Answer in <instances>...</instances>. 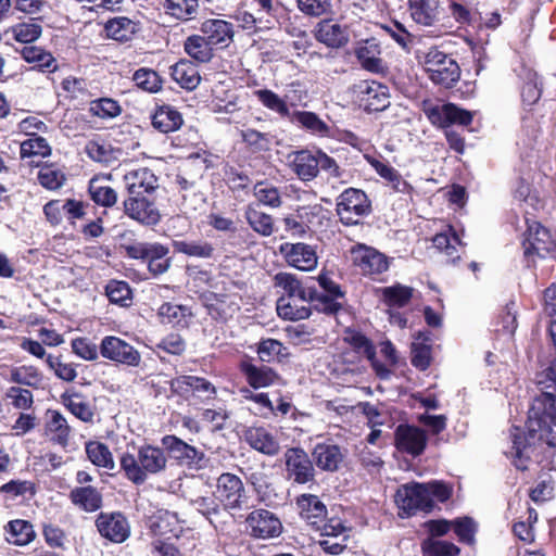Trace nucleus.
Listing matches in <instances>:
<instances>
[{
    "label": "nucleus",
    "instance_id": "obj_1",
    "mask_svg": "<svg viewBox=\"0 0 556 556\" xmlns=\"http://www.w3.org/2000/svg\"><path fill=\"white\" fill-rule=\"evenodd\" d=\"M535 382L541 394L529 409L527 435L518 427L510 431L511 448L506 452L517 469L525 470L541 444L556 446V363L536 374Z\"/></svg>",
    "mask_w": 556,
    "mask_h": 556
},
{
    "label": "nucleus",
    "instance_id": "obj_2",
    "mask_svg": "<svg viewBox=\"0 0 556 556\" xmlns=\"http://www.w3.org/2000/svg\"><path fill=\"white\" fill-rule=\"evenodd\" d=\"M167 456L162 447L143 444L137 453L124 452L119 457L121 470L136 485L143 484L149 476H156L167 468Z\"/></svg>",
    "mask_w": 556,
    "mask_h": 556
},
{
    "label": "nucleus",
    "instance_id": "obj_3",
    "mask_svg": "<svg viewBox=\"0 0 556 556\" xmlns=\"http://www.w3.org/2000/svg\"><path fill=\"white\" fill-rule=\"evenodd\" d=\"M371 203L367 194L355 188L345 189L336 202V212L340 222L345 226H353L369 215Z\"/></svg>",
    "mask_w": 556,
    "mask_h": 556
},
{
    "label": "nucleus",
    "instance_id": "obj_4",
    "mask_svg": "<svg viewBox=\"0 0 556 556\" xmlns=\"http://www.w3.org/2000/svg\"><path fill=\"white\" fill-rule=\"evenodd\" d=\"M425 71L437 85L450 88L459 78V66L456 61L438 50L430 48L424 56Z\"/></svg>",
    "mask_w": 556,
    "mask_h": 556
},
{
    "label": "nucleus",
    "instance_id": "obj_5",
    "mask_svg": "<svg viewBox=\"0 0 556 556\" xmlns=\"http://www.w3.org/2000/svg\"><path fill=\"white\" fill-rule=\"evenodd\" d=\"M124 249L130 258L148 262V268L154 276L162 275L169 268V249L162 243L135 242L125 245Z\"/></svg>",
    "mask_w": 556,
    "mask_h": 556
},
{
    "label": "nucleus",
    "instance_id": "obj_6",
    "mask_svg": "<svg viewBox=\"0 0 556 556\" xmlns=\"http://www.w3.org/2000/svg\"><path fill=\"white\" fill-rule=\"evenodd\" d=\"M162 445L178 465L189 470H202L207 467L208 458L203 451L188 444L180 438L168 434L162 438Z\"/></svg>",
    "mask_w": 556,
    "mask_h": 556
},
{
    "label": "nucleus",
    "instance_id": "obj_7",
    "mask_svg": "<svg viewBox=\"0 0 556 556\" xmlns=\"http://www.w3.org/2000/svg\"><path fill=\"white\" fill-rule=\"evenodd\" d=\"M521 244L526 256L545 257L556 253V240L547 228L535 220H527V230Z\"/></svg>",
    "mask_w": 556,
    "mask_h": 556
},
{
    "label": "nucleus",
    "instance_id": "obj_8",
    "mask_svg": "<svg viewBox=\"0 0 556 556\" xmlns=\"http://www.w3.org/2000/svg\"><path fill=\"white\" fill-rule=\"evenodd\" d=\"M395 503L401 517H409L417 511H431L430 501L422 483H408L400 486L395 494Z\"/></svg>",
    "mask_w": 556,
    "mask_h": 556
},
{
    "label": "nucleus",
    "instance_id": "obj_9",
    "mask_svg": "<svg viewBox=\"0 0 556 556\" xmlns=\"http://www.w3.org/2000/svg\"><path fill=\"white\" fill-rule=\"evenodd\" d=\"M103 358L129 367H138L141 363L140 352L125 340L115 336H105L99 345Z\"/></svg>",
    "mask_w": 556,
    "mask_h": 556
},
{
    "label": "nucleus",
    "instance_id": "obj_10",
    "mask_svg": "<svg viewBox=\"0 0 556 556\" xmlns=\"http://www.w3.org/2000/svg\"><path fill=\"white\" fill-rule=\"evenodd\" d=\"M286 476L298 484H305L314 480L315 469L307 453L299 447H291L285 452Z\"/></svg>",
    "mask_w": 556,
    "mask_h": 556
},
{
    "label": "nucleus",
    "instance_id": "obj_11",
    "mask_svg": "<svg viewBox=\"0 0 556 556\" xmlns=\"http://www.w3.org/2000/svg\"><path fill=\"white\" fill-rule=\"evenodd\" d=\"M215 494L227 509L240 508L247 498L243 482L238 476L229 472L218 477Z\"/></svg>",
    "mask_w": 556,
    "mask_h": 556
},
{
    "label": "nucleus",
    "instance_id": "obj_12",
    "mask_svg": "<svg viewBox=\"0 0 556 556\" xmlns=\"http://www.w3.org/2000/svg\"><path fill=\"white\" fill-rule=\"evenodd\" d=\"M381 54V46L375 38L361 40L354 47V55L361 67L372 74L388 72V65Z\"/></svg>",
    "mask_w": 556,
    "mask_h": 556
},
{
    "label": "nucleus",
    "instance_id": "obj_13",
    "mask_svg": "<svg viewBox=\"0 0 556 556\" xmlns=\"http://www.w3.org/2000/svg\"><path fill=\"white\" fill-rule=\"evenodd\" d=\"M427 433L410 425H400L394 432V443L399 452L417 457L421 455L427 446Z\"/></svg>",
    "mask_w": 556,
    "mask_h": 556
},
{
    "label": "nucleus",
    "instance_id": "obj_14",
    "mask_svg": "<svg viewBox=\"0 0 556 556\" xmlns=\"http://www.w3.org/2000/svg\"><path fill=\"white\" fill-rule=\"evenodd\" d=\"M425 114L432 125L439 127H448L453 124L467 126L472 122L471 112L453 103L429 105L425 108Z\"/></svg>",
    "mask_w": 556,
    "mask_h": 556
},
{
    "label": "nucleus",
    "instance_id": "obj_15",
    "mask_svg": "<svg viewBox=\"0 0 556 556\" xmlns=\"http://www.w3.org/2000/svg\"><path fill=\"white\" fill-rule=\"evenodd\" d=\"M361 105L367 112H380L390 105L387 86L375 80H364L356 86Z\"/></svg>",
    "mask_w": 556,
    "mask_h": 556
},
{
    "label": "nucleus",
    "instance_id": "obj_16",
    "mask_svg": "<svg viewBox=\"0 0 556 556\" xmlns=\"http://www.w3.org/2000/svg\"><path fill=\"white\" fill-rule=\"evenodd\" d=\"M96 526L99 533L113 543H123L130 535V526L121 513H101Z\"/></svg>",
    "mask_w": 556,
    "mask_h": 556
},
{
    "label": "nucleus",
    "instance_id": "obj_17",
    "mask_svg": "<svg viewBox=\"0 0 556 556\" xmlns=\"http://www.w3.org/2000/svg\"><path fill=\"white\" fill-rule=\"evenodd\" d=\"M247 523L251 529V534L257 539L278 538L282 532L280 519L274 513L266 509H256L250 513Z\"/></svg>",
    "mask_w": 556,
    "mask_h": 556
},
{
    "label": "nucleus",
    "instance_id": "obj_18",
    "mask_svg": "<svg viewBox=\"0 0 556 556\" xmlns=\"http://www.w3.org/2000/svg\"><path fill=\"white\" fill-rule=\"evenodd\" d=\"M123 206L125 214L129 218L137 220L142 225L153 226L161 219L160 212L154 202L150 201L144 195L129 194V197L124 200Z\"/></svg>",
    "mask_w": 556,
    "mask_h": 556
},
{
    "label": "nucleus",
    "instance_id": "obj_19",
    "mask_svg": "<svg viewBox=\"0 0 556 556\" xmlns=\"http://www.w3.org/2000/svg\"><path fill=\"white\" fill-rule=\"evenodd\" d=\"M352 256L364 275L381 274L389 268L387 257L374 248L358 245L352 250Z\"/></svg>",
    "mask_w": 556,
    "mask_h": 556
},
{
    "label": "nucleus",
    "instance_id": "obj_20",
    "mask_svg": "<svg viewBox=\"0 0 556 556\" xmlns=\"http://www.w3.org/2000/svg\"><path fill=\"white\" fill-rule=\"evenodd\" d=\"M281 252L287 263L300 270L309 271L317 266L316 251L306 243H285Z\"/></svg>",
    "mask_w": 556,
    "mask_h": 556
},
{
    "label": "nucleus",
    "instance_id": "obj_21",
    "mask_svg": "<svg viewBox=\"0 0 556 556\" xmlns=\"http://www.w3.org/2000/svg\"><path fill=\"white\" fill-rule=\"evenodd\" d=\"M126 189L131 195L151 194L159 188V178L148 167L129 170L124 176Z\"/></svg>",
    "mask_w": 556,
    "mask_h": 556
},
{
    "label": "nucleus",
    "instance_id": "obj_22",
    "mask_svg": "<svg viewBox=\"0 0 556 556\" xmlns=\"http://www.w3.org/2000/svg\"><path fill=\"white\" fill-rule=\"evenodd\" d=\"M43 213L52 225H59L63 217L70 220L79 219L84 216V203L73 199L51 200L43 206Z\"/></svg>",
    "mask_w": 556,
    "mask_h": 556
},
{
    "label": "nucleus",
    "instance_id": "obj_23",
    "mask_svg": "<svg viewBox=\"0 0 556 556\" xmlns=\"http://www.w3.org/2000/svg\"><path fill=\"white\" fill-rule=\"evenodd\" d=\"M170 389L180 395L192 392L204 400L214 399L216 388L205 378L197 376H179L170 380Z\"/></svg>",
    "mask_w": 556,
    "mask_h": 556
},
{
    "label": "nucleus",
    "instance_id": "obj_24",
    "mask_svg": "<svg viewBox=\"0 0 556 556\" xmlns=\"http://www.w3.org/2000/svg\"><path fill=\"white\" fill-rule=\"evenodd\" d=\"M198 485L201 486L202 484L194 483V485L187 488L185 491V498L198 513L212 522L213 517L220 513L219 501L216 497V494L214 495L207 491L205 494H202Z\"/></svg>",
    "mask_w": 556,
    "mask_h": 556
},
{
    "label": "nucleus",
    "instance_id": "obj_25",
    "mask_svg": "<svg viewBox=\"0 0 556 556\" xmlns=\"http://www.w3.org/2000/svg\"><path fill=\"white\" fill-rule=\"evenodd\" d=\"M315 38L329 48H341L349 42V31L334 20H323L316 26Z\"/></svg>",
    "mask_w": 556,
    "mask_h": 556
},
{
    "label": "nucleus",
    "instance_id": "obj_26",
    "mask_svg": "<svg viewBox=\"0 0 556 556\" xmlns=\"http://www.w3.org/2000/svg\"><path fill=\"white\" fill-rule=\"evenodd\" d=\"M150 529L157 535L166 540L179 538L184 530V522L178 515L168 510H159L150 519Z\"/></svg>",
    "mask_w": 556,
    "mask_h": 556
},
{
    "label": "nucleus",
    "instance_id": "obj_27",
    "mask_svg": "<svg viewBox=\"0 0 556 556\" xmlns=\"http://www.w3.org/2000/svg\"><path fill=\"white\" fill-rule=\"evenodd\" d=\"M290 167L302 181H311L318 175V150H301L289 155Z\"/></svg>",
    "mask_w": 556,
    "mask_h": 556
},
{
    "label": "nucleus",
    "instance_id": "obj_28",
    "mask_svg": "<svg viewBox=\"0 0 556 556\" xmlns=\"http://www.w3.org/2000/svg\"><path fill=\"white\" fill-rule=\"evenodd\" d=\"M316 296L279 298L277 300V313L280 317L289 320L308 318L311 309L308 303Z\"/></svg>",
    "mask_w": 556,
    "mask_h": 556
},
{
    "label": "nucleus",
    "instance_id": "obj_29",
    "mask_svg": "<svg viewBox=\"0 0 556 556\" xmlns=\"http://www.w3.org/2000/svg\"><path fill=\"white\" fill-rule=\"evenodd\" d=\"M244 439L252 448L265 455L274 456L280 448L277 439L264 427H250L244 432Z\"/></svg>",
    "mask_w": 556,
    "mask_h": 556
},
{
    "label": "nucleus",
    "instance_id": "obj_30",
    "mask_svg": "<svg viewBox=\"0 0 556 556\" xmlns=\"http://www.w3.org/2000/svg\"><path fill=\"white\" fill-rule=\"evenodd\" d=\"M200 30L212 46H228L233 38L232 24L219 18L205 20Z\"/></svg>",
    "mask_w": 556,
    "mask_h": 556
},
{
    "label": "nucleus",
    "instance_id": "obj_31",
    "mask_svg": "<svg viewBox=\"0 0 556 556\" xmlns=\"http://www.w3.org/2000/svg\"><path fill=\"white\" fill-rule=\"evenodd\" d=\"M413 21L422 26H433L440 20L439 0H408Z\"/></svg>",
    "mask_w": 556,
    "mask_h": 556
},
{
    "label": "nucleus",
    "instance_id": "obj_32",
    "mask_svg": "<svg viewBox=\"0 0 556 556\" xmlns=\"http://www.w3.org/2000/svg\"><path fill=\"white\" fill-rule=\"evenodd\" d=\"M296 504L301 517L313 528L327 515L326 505L316 495L302 494L298 497Z\"/></svg>",
    "mask_w": 556,
    "mask_h": 556
},
{
    "label": "nucleus",
    "instance_id": "obj_33",
    "mask_svg": "<svg viewBox=\"0 0 556 556\" xmlns=\"http://www.w3.org/2000/svg\"><path fill=\"white\" fill-rule=\"evenodd\" d=\"M63 405L79 420L92 422L94 417L93 408L84 394L77 391H66L61 395Z\"/></svg>",
    "mask_w": 556,
    "mask_h": 556
},
{
    "label": "nucleus",
    "instance_id": "obj_34",
    "mask_svg": "<svg viewBox=\"0 0 556 556\" xmlns=\"http://www.w3.org/2000/svg\"><path fill=\"white\" fill-rule=\"evenodd\" d=\"M46 433L50 440L65 447L71 437V427L66 418L58 410L47 412Z\"/></svg>",
    "mask_w": 556,
    "mask_h": 556
},
{
    "label": "nucleus",
    "instance_id": "obj_35",
    "mask_svg": "<svg viewBox=\"0 0 556 556\" xmlns=\"http://www.w3.org/2000/svg\"><path fill=\"white\" fill-rule=\"evenodd\" d=\"M313 456L317 466L326 471H336L343 460L340 447L331 443H318L314 447Z\"/></svg>",
    "mask_w": 556,
    "mask_h": 556
},
{
    "label": "nucleus",
    "instance_id": "obj_36",
    "mask_svg": "<svg viewBox=\"0 0 556 556\" xmlns=\"http://www.w3.org/2000/svg\"><path fill=\"white\" fill-rule=\"evenodd\" d=\"M5 541L13 545L24 546L36 536L33 525L23 519H14L4 526Z\"/></svg>",
    "mask_w": 556,
    "mask_h": 556
},
{
    "label": "nucleus",
    "instance_id": "obj_37",
    "mask_svg": "<svg viewBox=\"0 0 556 556\" xmlns=\"http://www.w3.org/2000/svg\"><path fill=\"white\" fill-rule=\"evenodd\" d=\"M72 503L78 508L93 513L102 506V494L93 486H77L70 493Z\"/></svg>",
    "mask_w": 556,
    "mask_h": 556
},
{
    "label": "nucleus",
    "instance_id": "obj_38",
    "mask_svg": "<svg viewBox=\"0 0 556 556\" xmlns=\"http://www.w3.org/2000/svg\"><path fill=\"white\" fill-rule=\"evenodd\" d=\"M157 316L162 324L185 328L189 325L192 313L186 305L163 303L157 311Z\"/></svg>",
    "mask_w": 556,
    "mask_h": 556
},
{
    "label": "nucleus",
    "instance_id": "obj_39",
    "mask_svg": "<svg viewBox=\"0 0 556 556\" xmlns=\"http://www.w3.org/2000/svg\"><path fill=\"white\" fill-rule=\"evenodd\" d=\"M274 280L275 287L281 292L279 298L316 296V290L303 287L294 275L279 273Z\"/></svg>",
    "mask_w": 556,
    "mask_h": 556
},
{
    "label": "nucleus",
    "instance_id": "obj_40",
    "mask_svg": "<svg viewBox=\"0 0 556 556\" xmlns=\"http://www.w3.org/2000/svg\"><path fill=\"white\" fill-rule=\"evenodd\" d=\"M85 152L92 161L106 165L118 161L122 155L121 149L102 139L89 140L85 146Z\"/></svg>",
    "mask_w": 556,
    "mask_h": 556
},
{
    "label": "nucleus",
    "instance_id": "obj_41",
    "mask_svg": "<svg viewBox=\"0 0 556 556\" xmlns=\"http://www.w3.org/2000/svg\"><path fill=\"white\" fill-rule=\"evenodd\" d=\"M173 79L182 88L193 90L200 84L201 77L197 66L188 60H180L170 67Z\"/></svg>",
    "mask_w": 556,
    "mask_h": 556
},
{
    "label": "nucleus",
    "instance_id": "obj_42",
    "mask_svg": "<svg viewBox=\"0 0 556 556\" xmlns=\"http://www.w3.org/2000/svg\"><path fill=\"white\" fill-rule=\"evenodd\" d=\"M182 122L181 114L170 105L159 108L152 115L153 127L164 134L177 130Z\"/></svg>",
    "mask_w": 556,
    "mask_h": 556
},
{
    "label": "nucleus",
    "instance_id": "obj_43",
    "mask_svg": "<svg viewBox=\"0 0 556 556\" xmlns=\"http://www.w3.org/2000/svg\"><path fill=\"white\" fill-rule=\"evenodd\" d=\"M242 371L250 387L261 389L273 386L277 380V374L267 366H255L253 364H244Z\"/></svg>",
    "mask_w": 556,
    "mask_h": 556
},
{
    "label": "nucleus",
    "instance_id": "obj_44",
    "mask_svg": "<svg viewBox=\"0 0 556 556\" xmlns=\"http://www.w3.org/2000/svg\"><path fill=\"white\" fill-rule=\"evenodd\" d=\"M377 293L387 306L403 307L409 303L413 296V289L401 283H395L390 287L379 288Z\"/></svg>",
    "mask_w": 556,
    "mask_h": 556
},
{
    "label": "nucleus",
    "instance_id": "obj_45",
    "mask_svg": "<svg viewBox=\"0 0 556 556\" xmlns=\"http://www.w3.org/2000/svg\"><path fill=\"white\" fill-rule=\"evenodd\" d=\"M291 121L301 127L320 137L331 136V127L321 121L317 114L308 111H296L291 115Z\"/></svg>",
    "mask_w": 556,
    "mask_h": 556
},
{
    "label": "nucleus",
    "instance_id": "obj_46",
    "mask_svg": "<svg viewBox=\"0 0 556 556\" xmlns=\"http://www.w3.org/2000/svg\"><path fill=\"white\" fill-rule=\"evenodd\" d=\"M432 241L433 245L438 250L443 251L451 262L459 258L457 247H460L463 242L454 227L447 226L446 230L437 233Z\"/></svg>",
    "mask_w": 556,
    "mask_h": 556
},
{
    "label": "nucleus",
    "instance_id": "obj_47",
    "mask_svg": "<svg viewBox=\"0 0 556 556\" xmlns=\"http://www.w3.org/2000/svg\"><path fill=\"white\" fill-rule=\"evenodd\" d=\"M318 283L326 292L325 295L318 296L316 294L315 299H319L324 303V311L327 313H336L340 308V304L336 302V299L342 298L343 293L340 289V286L336 283L327 274H320L318 276Z\"/></svg>",
    "mask_w": 556,
    "mask_h": 556
},
{
    "label": "nucleus",
    "instance_id": "obj_48",
    "mask_svg": "<svg viewBox=\"0 0 556 556\" xmlns=\"http://www.w3.org/2000/svg\"><path fill=\"white\" fill-rule=\"evenodd\" d=\"M186 53L197 62L207 63L213 58L212 45L204 36H189L184 43Z\"/></svg>",
    "mask_w": 556,
    "mask_h": 556
},
{
    "label": "nucleus",
    "instance_id": "obj_49",
    "mask_svg": "<svg viewBox=\"0 0 556 556\" xmlns=\"http://www.w3.org/2000/svg\"><path fill=\"white\" fill-rule=\"evenodd\" d=\"M208 314L215 319L226 320L239 309L238 303L229 295H216L206 299Z\"/></svg>",
    "mask_w": 556,
    "mask_h": 556
},
{
    "label": "nucleus",
    "instance_id": "obj_50",
    "mask_svg": "<svg viewBox=\"0 0 556 556\" xmlns=\"http://www.w3.org/2000/svg\"><path fill=\"white\" fill-rule=\"evenodd\" d=\"M21 54L27 63L35 64V66L40 71L54 72L58 67L53 55L39 47H24Z\"/></svg>",
    "mask_w": 556,
    "mask_h": 556
},
{
    "label": "nucleus",
    "instance_id": "obj_51",
    "mask_svg": "<svg viewBox=\"0 0 556 556\" xmlns=\"http://www.w3.org/2000/svg\"><path fill=\"white\" fill-rule=\"evenodd\" d=\"M104 29L108 37L117 41H127L131 39L137 30V25L130 18L125 16L114 17L106 22Z\"/></svg>",
    "mask_w": 556,
    "mask_h": 556
},
{
    "label": "nucleus",
    "instance_id": "obj_52",
    "mask_svg": "<svg viewBox=\"0 0 556 556\" xmlns=\"http://www.w3.org/2000/svg\"><path fill=\"white\" fill-rule=\"evenodd\" d=\"M173 245L176 252L191 257L211 258L215 252L213 244L204 240L174 241Z\"/></svg>",
    "mask_w": 556,
    "mask_h": 556
},
{
    "label": "nucleus",
    "instance_id": "obj_53",
    "mask_svg": "<svg viewBox=\"0 0 556 556\" xmlns=\"http://www.w3.org/2000/svg\"><path fill=\"white\" fill-rule=\"evenodd\" d=\"M88 459L97 467L114 469L115 463L109 447L99 441H90L85 446Z\"/></svg>",
    "mask_w": 556,
    "mask_h": 556
},
{
    "label": "nucleus",
    "instance_id": "obj_54",
    "mask_svg": "<svg viewBox=\"0 0 556 556\" xmlns=\"http://www.w3.org/2000/svg\"><path fill=\"white\" fill-rule=\"evenodd\" d=\"M42 374L31 365L12 367L9 381L31 388H39L42 383Z\"/></svg>",
    "mask_w": 556,
    "mask_h": 556
},
{
    "label": "nucleus",
    "instance_id": "obj_55",
    "mask_svg": "<svg viewBox=\"0 0 556 556\" xmlns=\"http://www.w3.org/2000/svg\"><path fill=\"white\" fill-rule=\"evenodd\" d=\"M91 200L103 207H112L117 202V192L110 186L103 185L100 178L94 177L89 182Z\"/></svg>",
    "mask_w": 556,
    "mask_h": 556
},
{
    "label": "nucleus",
    "instance_id": "obj_56",
    "mask_svg": "<svg viewBox=\"0 0 556 556\" xmlns=\"http://www.w3.org/2000/svg\"><path fill=\"white\" fill-rule=\"evenodd\" d=\"M244 215L248 224L255 232L264 237H268L274 232V223L270 215L258 211L253 205H248Z\"/></svg>",
    "mask_w": 556,
    "mask_h": 556
},
{
    "label": "nucleus",
    "instance_id": "obj_57",
    "mask_svg": "<svg viewBox=\"0 0 556 556\" xmlns=\"http://www.w3.org/2000/svg\"><path fill=\"white\" fill-rule=\"evenodd\" d=\"M198 0H165V13L176 20L188 21L197 13Z\"/></svg>",
    "mask_w": 556,
    "mask_h": 556
},
{
    "label": "nucleus",
    "instance_id": "obj_58",
    "mask_svg": "<svg viewBox=\"0 0 556 556\" xmlns=\"http://www.w3.org/2000/svg\"><path fill=\"white\" fill-rule=\"evenodd\" d=\"M240 136L252 152L267 151L273 143V137L269 134L261 132L252 128H242Z\"/></svg>",
    "mask_w": 556,
    "mask_h": 556
},
{
    "label": "nucleus",
    "instance_id": "obj_59",
    "mask_svg": "<svg viewBox=\"0 0 556 556\" xmlns=\"http://www.w3.org/2000/svg\"><path fill=\"white\" fill-rule=\"evenodd\" d=\"M258 101L268 110L276 112L281 117H290L291 113L287 102L277 93L269 89H260L255 91Z\"/></svg>",
    "mask_w": 556,
    "mask_h": 556
},
{
    "label": "nucleus",
    "instance_id": "obj_60",
    "mask_svg": "<svg viewBox=\"0 0 556 556\" xmlns=\"http://www.w3.org/2000/svg\"><path fill=\"white\" fill-rule=\"evenodd\" d=\"M38 182L46 189L56 190L64 185V173L53 164H45L37 175Z\"/></svg>",
    "mask_w": 556,
    "mask_h": 556
},
{
    "label": "nucleus",
    "instance_id": "obj_61",
    "mask_svg": "<svg viewBox=\"0 0 556 556\" xmlns=\"http://www.w3.org/2000/svg\"><path fill=\"white\" fill-rule=\"evenodd\" d=\"M253 194L257 202L273 208L281 205V195L277 187L271 184L260 181L253 188Z\"/></svg>",
    "mask_w": 556,
    "mask_h": 556
},
{
    "label": "nucleus",
    "instance_id": "obj_62",
    "mask_svg": "<svg viewBox=\"0 0 556 556\" xmlns=\"http://www.w3.org/2000/svg\"><path fill=\"white\" fill-rule=\"evenodd\" d=\"M20 154L22 159L40 156L46 157L51 154V147L48 141L40 136H29L21 143Z\"/></svg>",
    "mask_w": 556,
    "mask_h": 556
},
{
    "label": "nucleus",
    "instance_id": "obj_63",
    "mask_svg": "<svg viewBox=\"0 0 556 556\" xmlns=\"http://www.w3.org/2000/svg\"><path fill=\"white\" fill-rule=\"evenodd\" d=\"M13 38L23 43H29L37 40L41 33V25L30 20L29 22L20 23L11 27Z\"/></svg>",
    "mask_w": 556,
    "mask_h": 556
},
{
    "label": "nucleus",
    "instance_id": "obj_64",
    "mask_svg": "<svg viewBox=\"0 0 556 556\" xmlns=\"http://www.w3.org/2000/svg\"><path fill=\"white\" fill-rule=\"evenodd\" d=\"M422 556H457L459 548L447 541L427 540L422 543Z\"/></svg>",
    "mask_w": 556,
    "mask_h": 556
}]
</instances>
